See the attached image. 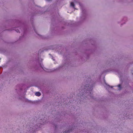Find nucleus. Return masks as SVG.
I'll list each match as a JSON object with an SVG mask.
<instances>
[{
  "label": "nucleus",
  "mask_w": 133,
  "mask_h": 133,
  "mask_svg": "<svg viewBox=\"0 0 133 133\" xmlns=\"http://www.w3.org/2000/svg\"><path fill=\"white\" fill-rule=\"evenodd\" d=\"M35 95L36 96H40L41 95V93L38 92H37L35 93Z\"/></svg>",
  "instance_id": "f03ea898"
},
{
  "label": "nucleus",
  "mask_w": 133,
  "mask_h": 133,
  "mask_svg": "<svg viewBox=\"0 0 133 133\" xmlns=\"http://www.w3.org/2000/svg\"><path fill=\"white\" fill-rule=\"evenodd\" d=\"M68 131H67V132H66V133H68Z\"/></svg>",
  "instance_id": "423d86ee"
},
{
  "label": "nucleus",
  "mask_w": 133,
  "mask_h": 133,
  "mask_svg": "<svg viewBox=\"0 0 133 133\" xmlns=\"http://www.w3.org/2000/svg\"><path fill=\"white\" fill-rule=\"evenodd\" d=\"M70 5L72 6L73 8H74V4L73 2H71V3Z\"/></svg>",
  "instance_id": "7ed1b4c3"
},
{
  "label": "nucleus",
  "mask_w": 133,
  "mask_h": 133,
  "mask_svg": "<svg viewBox=\"0 0 133 133\" xmlns=\"http://www.w3.org/2000/svg\"><path fill=\"white\" fill-rule=\"evenodd\" d=\"M16 31L17 32H19V30H16Z\"/></svg>",
  "instance_id": "39448f33"
},
{
  "label": "nucleus",
  "mask_w": 133,
  "mask_h": 133,
  "mask_svg": "<svg viewBox=\"0 0 133 133\" xmlns=\"http://www.w3.org/2000/svg\"><path fill=\"white\" fill-rule=\"evenodd\" d=\"M118 87L119 88H121V85L120 84H119L118 85Z\"/></svg>",
  "instance_id": "20e7f679"
},
{
  "label": "nucleus",
  "mask_w": 133,
  "mask_h": 133,
  "mask_svg": "<svg viewBox=\"0 0 133 133\" xmlns=\"http://www.w3.org/2000/svg\"><path fill=\"white\" fill-rule=\"evenodd\" d=\"M84 88L85 89H87L88 90H92V87L89 86V85H88V86H86Z\"/></svg>",
  "instance_id": "f257e3e1"
}]
</instances>
